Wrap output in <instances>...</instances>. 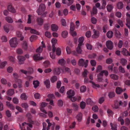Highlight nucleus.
Segmentation results:
<instances>
[{
	"label": "nucleus",
	"instance_id": "obj_62",
	"mask_svg": "<svg viewBox=\"0 0 130 130\" xmlns=\"http://www.w3.org/2000/svg\"><path fill=\"white\" fill-rule=\"evenodd\" d=\"M91 21L93 24H95L96 23L97 19L94 17H92L91 18Z\"/></svg>",
	"mask_w": 130,
	"mask_h": 130
},
{
	"label": "nucleus",
	"instance_id": "obj_36",
	"mask_svg": "<svg viewBox=\"0 0 130 130\" xmlns=\"http://www.w3.org/2000/svg\"><path fill=\"white\" fill-rule=\"evenodd\" d=\"M89 73L88 71L86 69H85L84 71L83 72L82 75L84 77H87V74Z\"/></svg>",
	"mask_w": 130,
	"mask_h": 130
},
{
	"label": "nucleus",
	"instance_id": "obj_5",
	"mask_svg": "<svg viewBox=\"0 0 130 130\" xmlns=\"http://www.w3.org/2000/svg\"><path fill=\"white\" fill-rule=\"evenodd\" d=\"M93 34L92 36V37L93 39H96L98 38L100 35L99 32L95 29L93 30Z\"/></svg>",
	"mask_w": 130,
	"mask_h": 130
},
{
	"label": "nucleus",
	"instance_id": "obj_48",
	"mask_svg": "<svg viewBox=\"0 0 130 130\" xmlns=\"http://www.w3.org/2000/svg\"><path fill=\"white\" fill-rule=\"evenodd\" d=\"M119 70L120 72L122 73H125V71L124 68L121 66H120L119 67Z\"/></svg>",
	"mask_w": 130,
	"mask_h": 130
},
{
	"label": "nucleus",
	"instance_id": "obj_50",
	"mask_svg": "<svg viewBox=\"0 0 130 130\" xmlns=\"http://www.w3.org/2000/svg\"><path fill=\"white\" fill-rule=\"evenodd\" d=\"M86 87L85 86H82L80 88V90L81 92H85L86 91Z\"/></svg>",
	"mask_w": 130,
	"mask_h": 130
},
{
	"label": "nucleus",
	"instance_id": "obj_38",
	"mask_svg": "<svg viewBox=\"0 0 130 130\" xmlns=\"http://www.w3.org/2000/svg\"><path fill=\"white\" fill-rule=\"evenodd\" d=\"M91 12V15L92 16L93 14H95L97 13V10L96 8L95 7H93L92 9V13Z\"/></svg>",
	"mask_w": 130,
	"mask_h": 130
},
{
	"label": "nucleus",
	"instance_id": "obj_13",
	"mask_svg": "<svg viewBox=\"0 0 130 130\" xmlns=\"http://www.w3.org/2000/svg\"><path fill=\"white\" fill-rule=\"evenodd\" d=\"M120 63L123 66H125L127 63V61L126 59L124 58H121L120 59Z\"/></svg>",
	"mask_w": 130,
	"mask_h": 130
},
{
	"label": "nucleus",
	"instance_id": "obj_57",
	"mask_svg": "<svg viewBox=\"0 0 130 130\" xmlns=\"http://www.w3.org/2000/svg\"><path fill=\"white\" fill-rule=\"evenodd\" d=\"M47 105V103L42 102L40 103V108H44Z\"/></svg>",
	"mask_w": 130,
	"mask_h": 130
},
{
	"label": "nucleus",
	"instance_id": "obj_18",
	"mask_svg": "<svg viewBox=\"0 0 130 130\" xmlns=\"http://www.w3.org/2000/svg\"><path fill=\"white\" fill-rule=\"evenodd\" d=\"M82 46L78 45V46L76 48V51L79 54H81L82 53V50L81 48Z\"/></svg>",
	"mask_w": 130,
	"mask_h": 130
},
{
	"label": "nucleus",
	"instance_id": "obj_51",
	"mask_svg": "<svg viewBox=\"0 0 130 130\" xmlns=\"http://www.w3.org/2000/svg\"><path fill=\"white\" fill-rule=\"evenodd\" d=\"M74 2V0H67L66 3L67 5L69 6L72 4Z\"/></svg>",
	"mask_w": 130,
	"mask_h": 130
},
{
	"label": "nucleus",
	"instance_id": "obj_23",
	"mask_svg": "<svg viewBox=\"0 0 130 130\" xmlns=\"http://www.w3.org/2000/svg\"><path fill=\"white\" fill-rule=\"evenodd\" d=\"M82 117V113H80L77 116L76 118L78 121H81Z\"/></svg>",
	"mask_w": 130,
	"mask_h": 130
},
{
	"label": "nucleus",
	"instance_id": "obj_29",
	"mask_svg": "<svg viewBox=\"0 0 130 130\" xmlns=\"http://www.w3.org/2000/svg\"><path fill=\"white\" fill-rule=\"evenodd\" d=\"M123 90L120 87H117L116 89V93L118 94H121Z\"/></svg>",
	"mask_w": 130,
	"mask_h": 130
},
{
	"label": "nucleus",
	"instance_id": "obj_1",
	"mask_svg": "<svg viewBox=\"0 0 130 130\" xmlns=\"http://www.w3.org/2000/svg\"><path fill=\"white\" fill-rule=\"evenodd\" d=\"M46 9V6L44 4L41 3L40 5L37 12L38 15H41L43 17H45L47 13V11L44 12Z\"/></svg>",
	"mask_w": 130,
	"mask_h": 130
},
{
	"label": "nucleus",
	"instance_id": "obj_3",
	"mask_svg": "<svg viewBox=\"0 0 130 130\" xmlns=\"http://www.w3.org/2000/svg\"><path fill=\"white\" fill-rule=\"evenodd\" d=\"M9 42L10 45L12 47H16L18 44L17 38L15 37H14L11 39Z\"/></svg>",
	"mask_w": 130,
	"mask_h": 130
},
{
	"label": "nucleus",
	"instance_id": "obj_49",
	"mask_svg": "<svg viewBox=\"0 0 130 130\" xmlns=\"http://www.w3.org/2000/svg\"><path fill=\"white\" fill-rule=\"evenodd\" d=\"M7 63L6 61H4L3 62H2L0 63V68H3L5 66L6 64Z\"/></svg>",
	"mask_w": 130,
	"mask_h": 130
},
{
	"label": "nucleus",
	"instance_id": "obj_16",
	"mask_svg": "<svg viewBox=\"0 0 130 130\" xmlns=\"http://www.w3.org/2000/svg\"><path fill=\"white\" fill-rule=\"evenodd\" d=\"M37 21L38 24L40 25H42L43 23V19L41 18H38L37 19Z\"/></svg>",
	"mask_w": 130,
	"mask_h": 130
},
{
	"label": "nucleus",
	"instance_id": "obj_56",
	"mask_svg": "<svg viewBox=\"0 0 130 130\" xmlns=\"http://www.w3.org/2000/svg\"><path fill=\"white\" fill-rule=\"evenodd\" d=\"M86 47L88 50H91L92 48V46L90 44L87 43L86 44Z\"/></svg>",
	"mask_w": 130,
	"mask_h": 130
},
{
	"label": "nucleus",
	"instance_id": "obj_59",
	"mask_svg": "<svg viewBox=\"0 0 130 130\" xmlns=\"http://www.w3.org/2000/svg\"><path fill=\"white\" fill-rule=\"evenodd\" d=\"M72 107L74 109L76 110L78 108V107L77 104L73 103L72 104Z\"/></svg>",
	"mask_w": 130,
	"mask_h": 130
},
{
	"label": "nucleus",
	"instance_id": "obj_44",
	"mask_svg": "<svg viewBox=\"0 0 130 130\" xmlns=\"http://www.w3.org/2000/svg\"><path fill=\"white\" fill-rule=\"evenodd\" d=\"M42 47L41 46H40L36 50V52L37 53L40 54V53L42 52Z\"/></svg>",
	"mask_w": 130,
	"mask_h": 130
},
{
	"label": "nucleus",
	"instance_id": "obj_15",
	"mask_svg": "<svg viewBox=\"0 0 130 130\" xmlns=\"http://www.w3.org/2000/svg\"><path fill=\"white\" fill-rule=\"evenodd\" d=\"M8 9L10 12L12 13H15L16 11L14 8L11 5H9L8 6Z\"/></svg>",
	"mask_w": 130,
	"mask_h": 130
},
{
	"label": "nucleus",
	"instance_id": "obj_22",
	"mask_svg": "<svg viewBox=\"0 0 130 130\" xmlns=\"http://www.w3.org/2000/svg\"><path fill=\"white\" fill-rule=\"evenodd\" d=\"M68 34V32L66 30H64L62 32L61 35L64 38H66L67 37Z\"/></svg>",
	"mask_w": 130,
	"mask_h": 130
},
{
	"label": "nucleus",
	"instance_id": "obj_63",
	"mask_svg": "<svg viewBox=\"0 0 130 130\" xmlns=\"http://www.w3.org/2000/svg\"><path fill=\"white\" fill-rule=\"evenodd\" d=\"M52 71V70L51 68H48L45 69L44 72L45 73H48L51 72Z\"/></svg>",
	"mask_w": 130,
	"mask_h": 130
},
{
	"label": "nucleus",
	"instance_id": "obj_8",
	"mask_svg": "<svg viewBox=\"0 0 130 130\" xmlns=\"http://www.w3.org/2000/svg\"><path fill=\"white\" fill-rule=\"evenodd\" d=\"M57 39L55 38H53L51 40V42L52 43V51L54 52L55 51L56 48L55 45L57 43Z\"/></svg>",
	"mask_w": 130,
	"mask_h": 130
},
{
	"label": "nucleus",
	"instance_id": "obj_12",
	"mask_svg": "<svg viewBox=\"0 0 130 130\" xmlns=\"http://www.w3.org/2000/svg\"><path fill=\"white\" fill-rule=\"evenodd\" d=\"M52 30L53 31H56L58 30V27L55 24H52L51 25Z\"/></svg>",
	"mask_w": 130,
	"mask_h": 130
},
{
	"label": "nucleus",
	"instance_id": "obj_35",
	"mask_svg": "<svg viewBox=\"0 0 130 130\" xmlns=\"http://www.w3.org/2000/svg\"><path fill=\"white\" fill-rule=\"evenodd\" d=\"M106 8L107 11L108 12H110L112 10L113 7L112 5L111 4H109L107 6Z\"/></svg>",
	"mask_w": 130,
	"mask_h": 130
},
{
	"label": "nucleus",
	"instance_id": "obj_40",
	"mask_svg": "<svg viewBox=\"0 0 130 130\" xmlns=\"http://www.w3.org/2000/svg\"><path fill=\"white\" fill-rule=\"evenodd\" d=\"M108 96L109 98H110L114 97L115 96V92H109L108 94Z\"/></svg>",
	"mask_w": 130,
	"mask_h": 130
},
{
	"label": "nucleus",
	"instance_id": "obj_33",
	"mask_svg": "<svg viewBox=\"0 0 130 130\" xmlns=\"http://www.w3.org/2000/svg\"><path fill=\"white\" fill-rule=\"evenodd\" d=\"M103 76V75L101 73L98 74L97 77L98 81L100 82L102 81Z\"/></svg>",
	"mask_w": 130,
	"mask_h": 130
},
{
	"label": "nucleus",
	"instance_id": "obj_52",
	"mask_svg": "<svg viewBox=\"0 0 130 130\" xmlns=\"http://www.w3.org/2000/svg\"><path fill=\"white\" fill-rule=\"evenodd\" d=\"M90 63L92 66H95L96 65V62L94 60H91L90 61Z\"/></svg>",
	"mask_w": 130,
	"mask_h": 130
},
{
	"label": "nucleus",
	"instance_id": "obj_60",
	"mask_svg": "<svg viewBox=\"0 0 130 130\" xmlns=\"http://www.w3.org/2000/svg\"><path fill=\"white\" fill-rule=\"evenodd\" d=\"M21 106L22 107L25 109L27 108L28 107V104L26 103H22L21 105Z\"/></svg>",
	"mask_w": 130,
	"mask_h": 130
},
{
	"label": "nucleus",
	"instance_id": "obj_7",
	"mask_svg": "<svg viewBox=\"0 0 130 130\" xmlns=\"http://www.w3.org/2000/svg\"><path fill=\"white\" fill-rule=\"evenodd\" d=\"M40 54L38 53L35 54L33 56V59L36 61L41 60L43 59V57H40Z\"/></svg>",
	"mask_w": 130,
	"mask_h": 130
},
{
	"label": "nucleus",
	"instance_id": "obj_42",
	"mask_svg": "<svg viewBox=\"0 0 130 130\" xmlns=\"http://www.w3.org/2000/svg\"><path fill=\"white\" fill-rule=\"evenodd\" d=\"M62 71L63 72H70V69L67 67H64L62 69Z\"/></svg>",
	"mask_w": 130,
	"mask_h": 130
},
{
	"label": "nucleus",
	"instance_id": "obj_4",
	"mask_svg": "<svg viewBox=\"0 0 130 130\" xmlns=\"http://www.w3.org/2000/svg\"><path fill=\"white\" fill-rule=\"evenodd\" d=\"M88 60H86L85 61L82 58H81L79 60L78 64L79 66H84L85 68H86L88 66Z\"/></svg>",
	"mask_w": 130,
	"mask_h": 130
},
{
	"label": "nucleus",
	"instance_id": "obj_41",
	"mask_svg": "<svg viewBox=\"0 0 130 130\" xmlns=\"http://www.w3.org/2000/svg\"><path fill=\"white\" fill-rule=\"evenodd\" d=\"M58 106L59 107H62L63 105V102L61 100H59L58 101Z\"/></svg>",
	"mask_w": 130,
	"mask_h": 130
},
{
	"label": "nucleus",
	"instance_id": "obj_34",
	"mask_svg": "<svg viewBox=\"0 0 130 130\" xmlns=\"http://www.w3.org/2000/svg\"><path fill=\"white\" fill-rule=\"evenodd\" d=\"M60 22L62 26L65 27L67 26L66 21L65 19H62L60 20Z\"/></svg>",
	"mask_w": 130,
	"mask_h": 130
},
{
	"label": "nucleus",
	"instance_id": "obj_58",
	"mask_svg": "<svg viewBox=\"0 0 130 130\" xmlns=\"http://www.w3.org/2000/svg\"><path fill=\"white\" fill-rule=\"evenodd\" d=\"M45 35L47 37L50 38L51 37V35L49 32L46 31L45 32Z\"/></svg>",
	"mask_w": 130,
	"mask_h": 130
},
{
	"label": "nucleus",
	"instance_id": "obj_26",
	"mask_svg": "<svg viewBox=\"0 0 130 130\" xmlns=\"http://www.w3.org/2000/svg\"><path fill=\"white\" fill-rule=\"evenodd\" d=\"M58 63L61 66L64 65L66 63V61L63 59H59L58 61Z\"/></svg>",
	"mask_w": 130,
	"mask_h": 130
},
{
	"label": "nucleus",
	"instance_id": "obj_32",
	"mask_svg": "<svg viewBox=\"0 0 130 130\" xmlns=\"http://www.w3.org/2000/svg\"><path fill=\"white\" fill-rule=\"evenodd\" d=\"M110 76L112 79L115 80H118L119 78L117 75L115 74H111L110 75Z\"/></svg>",
	"mask_w": 130,
	"mask_h": 130
},
{
	"label": "nucleus",
	"instance_id": "obj_20",
	"mask_svg": "<svg viewBox=\"0 0 130 130\" xmlns=\"http://www.w3.org/2000/svg\"><path fill=\"white\" fill-rule=\"evenodd\" d=\"M22 46L24 50L26 51L27 50L28 45L26 41H23Z\"/></svg>",
	"mask_w": 130,
	"mask_h": 130
},
{
	"label": "nucleus",
	"instance_id": "obj_24",
	"mask_svg": "<svg viewBox=\"0 0 130 130\" xmlns=\"http://www.w3.org/2000/svg\"><path fill=\"white\" fill-rule=\"evenodd\" d=\"M117 6L118 9H122L123 7V4L122 2H118L117 4Z\"/></svg>",
	"mask_w": 130,
	"mask_h": 130
},
{
	"label": "nucleus",
	"instance_id": "obj_6",
	"mask_svg": "<svg viewBox=\"0 0 130 130\" xmlns=\"http://www.w3.org/2000/svg\"><path fill=\"white\" fill-rule=\"evenodd\" d=\"M106 46L108 49L110 50L112 49L113 47V44L112 41L110 40H108L106 43Z\"/></svg>",
	"mask_w": 130,
	"mask_h": 130
},
{
	"label": "nucleus",
	"instance_id": "obj_45",
	"mask_svg": "<svg viewBox=\"0 0 130 130\" xmlns=\"http://www.w3.org/2000/svg\"><path fill=\"white\" fill-rule=\"evenodd\" d=\"M57 79V77L56 76H53L51 79V80L52 82L54 83L56 81Z\"/></svg>",
	"mask_w": 130,
	"mask_h": 130
},
{
	"label": "nucleus",
	"instance_id": "obj_31",
	"mask_svg": "<svg viewBox=\"0 0 130 130\" xmlns=\"http://www.w3.org/2000/svg\"><path fill=\"white\" fill-rule=\"evenodd\" d=\"M115 34L117 38H121V34L119 31L118 30L116 31L115 33Z\"/></svg>",
	"mask_w": 130,
	"mask_h": 130
},
{
	"label": "nucleus",
	"instance_id": "obj_55",
	"mask_svg": "<svg viewBox=\"0 0 130 130\" xmlns=\"http://www.w3.org/2000/svg\"><path fill=\"white\" fill-rule=\"evenodd\" d=\"M55 52H50V56L51 58L52 59H54L55 58V55L54 53Z\"/></svg>",
	"mask_w": 130,
	"mask_h": 130
},
{
	"label": "nucleus",
	"instance_id": "obj_47",
	"mask_svg": "<svg viewBox=\"0 0 130 130\" xmlns=\"http://www.w3.org/2000/svg\"><path fill=\"white\" fill-rule=\"evenodd\" d=\"M102 70V67L101 65H98L97 67L96 71V72L98 73L100 72Z\"/></svg>",
	"mask_w": 130,
	"mask_h": 130
},
{
	"label": "nucleus",
	"instance_id": "obj_27",
	"mask_svg": "<svg viewBox=\"0 0 130 130\" xmlns=\"http://www.w3.org/2000/svg\"><path fill=\"white\" fill-rule=\"evenodd\" d=\"M110 125L111 127V129L112 130H117V126L116 124H113L112 123H110Z\"/></svg>",
	"mask_w": 130,
	"mask_h": 130
},
{
	"label": "nucleus",
	"instance_id": "obj_9",
	"mask_svg": "<svg viewBox=\"0 0 130 130\" xmlns=\"http://www.w3.org/2000/svg\"><path fill=\"white\" fill-rule=\"evenodd\" d=\"M18 59L19 60V63L20 64H23L25 59L24 57L21 56H18Z\"/></svg>",
	"mask_w": 130,
	"mask_h": 130
},
{
	"label": "nucleus",
	"instance_id": "obj_21",
	"mask_svg": "<svg viewBox=\"0 0 130 130\" xmlns=\"http://www.w3.org/2000/svg\"><path fill=\"white\" fill-rule=\"evenodd\" d=\"M113 34V32L112 31H109L107 32L106 35L108 38H110L112 37Z\"/></svg>",
	"mask_w": 130,
	"mask_h": 130
},
{
	"label": "nucleus",
	"instance_id": "obj_54",
	"mask_svg": "<svg viewBox=\"0 0 130 130\" xmlns=\"http://www.w3.org/2000/svg\"><path fill=\"white\" fill-rule=\"evenodd\" d=\"M74 29V26L73 22L71 23L70 24V30L71 31H73Z\"/></svg>",
	"mask_w": 130,
	"mask_h": 130
},
{
	"label": "nucleus",
	"instance_id": "obj_46",
	"mask_svg": "<svg viewBox=\"0 0 130 130\" xmlns=\"http://www.w3.org/2000/svg\"><path fill=\"white\" fill-rule=\"evenodd\" d=\"M6 21L9 23H12L13 21L12 19L10 17H7L6 18Z\"/></svg>",
	"mask_w": 130,
	"mask_h": 130
},
{
	"label": "nucleus",
	"instance_id": "obj_2",
	"mask_svg": "<svg viewBox=\"0 0 130 130\" xmlns=\"http://www.w3.org/2000/svg\"><path fill=\"white\" fill-rule=\"evenodd\" d=\"M26 116L28 119V123H26L25 122L22 123V125L23 126L25 124H27L30 128H32V121L31 119V118H32V116L31 114L29 113H28L26 114Z\"/></svg>",
	"mask_w": 130,
	"mask_h": 130
},
{
	"label": "nucleus",
	"instance_id": "obj_39",
	"mask_svg": "<svg viewBox=\"0 0 130 130\" xmlns=\"http://www.w3.org/2000/svg\"><path fill=\"white\" fill-rule=\"evenodd\" d=\"M90 82L92 83V87L94 88H96V87L99 88L100 87V85H99L95 84L92 81H90Z\"/></svg>",
	"mask_w": 130,
	"mask_h": 130
},
{
	"label": "nucleus",
	"instance_id": "obj_14",
	"mask_svg": "<svg viewBox=\"0 0 130 130\" xmlns=\"http://www.w3.org/2000/svg\"><path fill=\"white\" fill-rule=\"evenodd\" d=\"M7 95L12 96L14 93V89H9L6 92Z\"/></svg>",
	"mask_w": 130,
	"mask_h": 130
},
{
	"label": "nucleus",
	"instance_id": "obj_43",
	"mask_svg": "<svg viewBox=\"0 0 130 130\" xmlns=\"http://www.w3.org/2000/svg\"><path fill=\"white\" fill-rule=\"evenodd\" d=\"M56 54L57 55H60L61 53V51L60 48L59 47L57 48L56 51Z\"/></svg>",
	"mask_w": 130,
	"mask_h": 130
},
{
	"label": "nucleus",
	"instance_id": "obj_64",
	"mask_svg": "<svg viewBox=\"0 0 130 130\" xmlns=\"http://www.w3.org/2000/svg\"><path fill=\"white\" fill-rule=\"evenodd\" d=\"M123 44V42L122 40H120L118 44V46L119 47L121 48L122 47Z\"/></svg>",
	"mask_w": 130,
	"mask_h": 130
},
{
	"label": "nucleus",
	"instance_id": "obj_30",
	"mask_svg": "<svg viewBox=\"0 0 130 130\" xmlns=\"http://www.w3.org/2000/svg\"><path fill=\"white\" fill-rule=\"evenodd\" d=\"M39 82L37 80H35L33 82V85H34V87L35 88H36L39 86Z\"/></svg>",
	"mask_w": 130,
	"mask_h": 130
},
{
	"label": "nucleus",
	"instance_id": "obj_53",
	"mask_svg": "<svg viewBox=\"0 0 130 130\" xmlns=\"http://www.w3.org/2000/svg\"><path fill=\"white\" fill-rule=\"evenodd\" d=\"M86 106V103L84 102H82L80 103V107L82 109L85 108Z\"/></svg>",
	"mask_w": 130,
	"mask_h": 130
},
{
	"label": "nucleus",
	"instance_id": "obj_25",
	"mask_svg": "<svg viewBox=\"0 0 130 130\" xmlns=\"http://www.w3.org/2000/svg\"><path fill=\"white\" fill-rule=\"evenodd\" d=\"M128 51L125 48H123L122 51V53L124 56H128Z\"/></svg>",
	"mask_w": 130,
	"mask_h": 130
},
{
	"label": "nucleus",
	"instance_id": "obj_37",
	"mask_svg": "<svg viewBox=\"0 0 130 130\" xmlns=\"http://www.w3.org/2000/svg\"><path fill=\"white\" fill-rule=\"evenodd\" d=\"M20 98L22 100H26L27 98V96L25 93L22 94L21 95Z\"/></svg>",
	"mask_w": 130,
	"mask_h": 130
},
{
	"label": "nucleus",
	"instance_id": "obj_61",
	"mask_svg": "<svg viewBox=\"0 0 130 130\" xmlns=\"http://www.w3.org/2000/svg\"><path fill=\"white\" fill-rule=\"evenodd\" d=\"M130 123V119L128 118H126L125 119V123L126 125H128Z\"/></svg>",
	"mask_w": 130,
	"mask_h": 130
},
{
	"label": "nucleus",
	"instance_id": "obj_11",
	"mask_svg": "<svg viewBox=\"0 0 130 130\" xmlns=\"http://www.w3.org/2000/svg\"><path fill=\"white\" fill-rule=\"evenodd\" d=\"M67 94L68 95V98H70L74 95L75 92L73 90L71 89L67 92Z\"/></svg>",
	"mask_w": 130,
	"mask_h": 130
},
{
	"label": "nucleus",
	"instance_id": "obj_17",
	"mask_svg": "<svg viewBox=\"0 0 130 130\" xmlns=\"http://www.w3.org/2000/svg\"><path fill=\"white\" fill-rule=\"evenodd\" d=\"M84 40V38L83 37H80L78 40V45L82 46L84 45L83 42Z\"/></svg>",
	"mask_w": 130,
	"mask_h": 130
},
{
	"label": "nucleus",
	"instance_id": "obj_28",
	"mask_svg": "<svg viewBox=\"0 0 130 130\" xmlns=\"http://www.w3.org/2000/svg\"><path fill=\"white\" fill-rule=\"evenodd\" d=\"M118 121L120 122V124L121 125H124V121L123 118H122L121 117H119L118 119Z\"/></svg>",
	"mask_w": 130,
	"mask_h": 130
},
{
	"label": "nucleus",
	"instance_id": "obj_19",
	"mask_svg": "<svg viewBox=\"0 0 130 130\" xmlns=\"http://www.w3.org/2000/svg\"><path fill=\"white\" fill-rule=\"evenodd\" d=\"M44 83L46 87L47 88H49L50 87V82L49 80L47 79L44 81Z\"/></svg>",
	"mask_w": 130,
	"mask_h": 130
},
{
	"label": "nucleus",
	"instance_id": "obj_10",
	"mask_svg": "<svg viewBox=\"0 0 130 130\" xmlns=\"http://www.w3.org/2000/svg\"><path fill=\"white\" fill-rule=\"evenodd\" d=\"M53 72L54 74L59 75L60 73V69L59 68H55L53 70Z\"/></svg>",
	"mask_w": 130,
	"mask_h": 130
}]
</instances>
